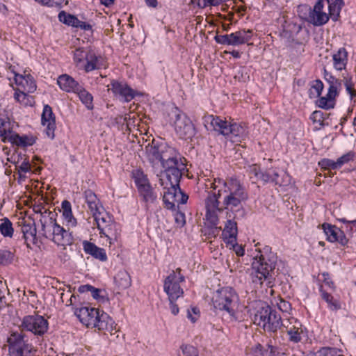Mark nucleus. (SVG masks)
<instances>
[{
  "instance_id": "1",
  "label": "nucleus",
  "mask_w": 356,
  "mask_h": 356,
  "mask_svg": "<svg viewBox=\"0 0 356 356\" xmlns=\"http://www.w3.org/2000/svg\"><path fill=\"white\" fill-rule=\"evenodd\" d=\"M277 262V256L271 251L270 246L266 245L262 250H259L252 263V282L261 285L267 281V286H271Z\"/></svg>"
},
{
  "instance_id": "2",
  "label": "nucleus",
  "mask_w": 356,
  "mask_h": 356,
  "mask_svg": "<svg viewBox=\"0 0 356 356\" xmlns=\"http://www.w3.org/2000/svg\"><path fill=\"white\" fill-rule=\"evenodd\" d=\"M218 183L222 188L224 209L236 211L237 213L235 214L234 218H243L245 211L242 203L248 199V193L245 187L236 179H231L228 181L218 179Z\"/></svg>"
},
{
  "instance_id": "3",
  "label": "nucleus",
  "mask_w": 356,
  "mask_h": 356,
  "mask_svg": "<svg viewBox=\"0 0 356 356\" xmlns=\"http://www.w3.org/2000/svg\"><path fill=\"white\" fill-rule=\"evenodd\" d=\"M212 302L216 309L226 312L231 321L238 320L237 309L239 297L232 287L225 286L218 289L213 296Z\"/></svg>"
},
{
  "instance_id": "4",
  "label": "nucleus",
  "mask_w": 356,
  "mask_h": 356,
  "mask_svg": "<svg viewBox=\"0 0 356 356\" xmlns=\"http://www.w3.org/2000/svg\"><path fill=\"white\" fill-rule=\"evenodd\" d=\"M170 116L175 130L180 138L191 139L196 134V130L192 121L179 108L173 107Z\"/></svg>"
},
{
  "instance_id": "5",
  "label": "nucleus",
  "mask_w": 356,
  "mask_h": 356,
  "mask_svg": "<svg viewBox=\"0 0 356 356\" xmlns=\"http://www.w3.org/2000/svg\"><path fill=\"white\" fill-rule=\"evenodd\" d=\"M147 154L150 162L159 161L161 165L170 161L181 158L176 150L165 142H153L152 145L147 148Z\"/></svg>"
},
{
  "instance_id": "6",
  "label": "nucleus",
  "mask_w": 356,
  "mask_h": 356,
  "mask_svg": "<svg viewBox=\"0 0 356 356\" xmlns=\"http://www.w3.org/2000/svg\"><path fill=\"white\" fill-rule=\"evenodd\" d=\"M24 338L22 332L10 334L8 338V356H34L36 350Z\"/></svg>"
},
{
  "instance_id": "7",
  "label": "nucleus",
  "mask_w": 356,
  "mask_h": 356,
  "mask_svg": "<svg viewBox=\"0 0 356 356\" xmlns=\"http://www.w3.org/2000/svg\"><path fill=\"white\" fill-rule=\"evenodd\" d=\"M179 183H177V186L174 183H167L166 186H164L165 191L163 193V201L168 209L175 211L176 204L187 202L188 196L181 190Z\"/></svg>"
},
{
  "instance_id": "8",
  "label": "nucleus",
  "mask_w": 356,
  "mask_h": 356,
  "mask_svg": "<svg viewBox=\"0 0 356 356\" xmlns=\"http://www.w3.org/2000/svg\"><path fill=\"white\" fill-rule=\"evenodd\" d=\"M185 277L181 274V268H178L173 270L165 278L164 281L163 289L168 296V300H178L184 294V291L181 288L179 283L183 282Z\"/></svg>"
},
{
  "instance_id": "9",
  "label": "nucleus",
  "mask_w": 356,
  "mask_h": 356,
  "mask_svg": "<svg viewBox=\"0 0 356 356\" xmlns=\"http://www.w3.org/2000/svg\"><path fill=\"white\" fill-rule=\"evenodd\" d=\"M185 161L184 158H178L162 165L168 183H174L177 186V183L180 182L186 170Z\"/></svg>"
},
{
  "instance_id": "10",
  "label": "nucleus",
  "mask_w": 356,
  "mask_h": 356,
  "mask_svg": "<svg viewBox=\"0 0 356 356\" xmlns=\"http://www.w3.org/2000/svg\"><path fill=\"white\" fill-rule=\"evenodd\" d=\"M48 321L40 315H28L23 318L22 327L35 335L42 336L47 332Z\"/></svg>"
},
{
  "instance_id": "11",
  "label": "nucleus",
  "mask_w": 356,
  "mask_h": 356,
  "mask_svg": "<svg viewBox=\"0 0 356 356\" xmlns=\"http://www.w3.org/2000/svg\"><path fill=\"white\" fill-rule=\"evenodd\" d=\"M57 213L55 211L44 210L41 213V218L39 221L41 224V229L39 230V234L49 239L51 236V232L56 224Z\"/></svg>"
},
{
  "instance_id": "12",
  "label": "nucleus",
  "mask_w": 356,
  "mask_h": 356,
  "mask_svg": "<svg viewBox=\"0 0 356 356\" xmlns=\"http://www.w3.org/2000/svg\"><path fill=\"white\" fill-rule=\"evenodd\" d=\"M113 93L118 96L122 101L131 102L138 92L129 87L127 83L113 80L111 83Z\"/></svg>"
},
{
  "instance_id": "13",
  "label": "nucleus",
  "mask_w": 356,
  "mask_h": 356,
  "mask_svg": "<svg viewBox=\"0 0 356 356\" xmlns=\"http://www.w3.org/2000/svg\"><path fill=\"white\" fill-rule=\"evenodd\" d=\"M41 122L43 126H46L45 133L47 136L49 138L54 139L56 129V118L51 107L48 104L44 106L41 115Z\"/></svg>"
},
{
  "instance_id": "14",
  "label": "nucleus",
  "mask_w": 356,
  "mask_h": 356,
  "mask_svg": "<svg viewBox=\"0 0 356 356\" xmlns=\"http://www.w3.org/2000/svg\"><path fill=\"white\" fill-rule=\"evenodd\" d=\"M51 236L49 239L54 241L58 245L66 246L70 245L74 242L72 233L65 230L63 227L60 226L57 222L51 232Z\"/></svg>"
},
{
  "instance_id": "15",
  "label": "nucleus",
  "mask_w": 356,
  "mask_h": 356,
  "mask_svg": "<svg viewBox=\"0 0 356 356\" xmlns=\"http://www.w3.org/2000/svg\"><path fill=\"white\" fill-rule=\"evenodd\" d=\"M322 227L327 236V241L332 243L337 242L343 246L347 245L348 239L344 232L337 227L328 223H323Z\"/></svg>"
},
{
  "instance_id": "16",
  "label": "nucleus",
  "mask_w": 356,
  "mask_h": 356,
  "mask_svg": "<svg viewBox=\"0 0 356 356\" xmlns=\"http://www.w3.org/2000/svg\"><path fill=\"white\" fill-rule=\"evenodd\" d=\"M99 312V309L82 307L81 308H76L74 314L83 325L87 327H92L97 318Z\"/></svg>"
},
{
  "instance_id": "17",
  "label": "nucleus",
  "mask_w": 356,
  "mask_h": 356,
  "mask_svg": "<svg viewBox=\"0 0 356 356\" xmlns=\"http://www.w3.org/2000/svg\"><path fill=\"white\" fill-rule=\"evenodd\" d=\"M211 185L213 191L209 193L208 196L205 200L206 209H224V207H219L220 202L218 201V199L222 195V188H221L220 184L218 183V179H215L214 182L212 183Z\"/></svg>"
},
{
  "instance_id": "18",
  "label": "nucleus",
  "mask_w": 356,
  "mask_h": 356,
  "mask_svg": "<svg viewBox=\"0 0 356 356\" xmlns=\"http://www.w3.org/2000/svg\"><path fill=\"white\" fill-rule=\"evenodd\" d=\"M15 79L17 83L22 84L24 87V92H21L19 93H15V98L19 101L20 97H23L24 98L26 97V92L27 93H33L36 90V84L33 77L30 75H19L15 74Z\"/></svg>"
},
{
  "instance_id": "19",
  "label": "nucleus",
  "mask_w": 356,
  "mask_h": 356,
  "mask_svg": "<svg viewBox=\"0 0 356 356\" xmlns=\"http://www.w3.org/2000/svg\"><path fill=\"white\" fill-rule=\"evenodd\" d=\"M292 323L285 325V332L289 336V341L293 343H298L302 339L304 335V328L301 323L296 318L292 319Z\"/></svg>"
},
{
  "instance_id": "20",
  "label": "nucleus",
  "mask_w": 356,
  "mask_h": 356,
  "mask_svg": "<svg viewBox=\"0 0 356 356\" xmlns=\"http://www.w3.org/2000/svg\"><path fill=\"white\" fill-rule=\"evenodd\" d=\"M94 323L92 327H97L99 330L107 331L111 334L115 329V321L102 310H99L97 318Z\"/></svg>"
},
{
  "instance_id": "21",
  "label": "nucleus",
  "mask_w": 356,
  "mask_h": 356,
  "mask_svg": "<svg viewBox=\"0 0 356 356\" xmlns=\"http://www.w3.org/2000/svg\"><path fill=\"white\" fill-rule=\"evenodd\" d=\"M204 122L207 123L209 122L213 130L218 131L220 134L225 137L228 136L230 122L223 120L219 116H215L213 115L206 116L204 118Z\"/></svg>"
},
{
  "instance_id": "22",
  "label": "nucleus",
  "mask_w": 356,
  "mask_h": 356,
  "mask_svg": "<svg viewBox=\"0 0 356 356\" xmlns=\"http://www.w3.org/2000/svg\"><path fill=\"white\" fill-rule=\"evenodd\" d=\"M58 19L60 22L72 27L80 28L84 31H90L92 29L90 24L79 20L75 15L67 14L63 10L59 13Z\"/></svg>"
},
{
  "instance_id": "23",
  "label": "nucleus",
  "mask_w": 356,
  "mask_h": 356,
  "mask_svg": "<svg viewBox=\"0 0 356 356\" xmlns=\"http://www.w3.org/2000/svg\"><path fill=\"white\" fill-rule=\"evenodd\" d=\"M105 67L106 61L104 58L100 55H96L93 51H89V55L86 59V63L83 65L84 70L86 72H90L95 70Z\"/></svg>"
},
{
  "instance_id": "24",
  "label": "nucleus",
  "mask_w": 356,
  "mask_h": 356,
  "mask_svg": "<svg viewBox=\"0 0 356 356\" xmlns=\"http://www.w3.org/2000/svg\"><path fill=\"white\" fill-rule=\"evenodd\" d=\"M57 83L60 88L66 92H75L81 86L71 76L64 74L58 77Z\"/></svg>"
},
{
  "instance_id": "25",
  "label": "nucleus",
  "mask_w": 356,
  "mask_h": 356,
  "mask_svg": "<svg viewBox=\"0 0 356 356\" xmlns=\"http://www.w3.org/2000/svg\"><path fill=\"white\" fill-rule=\"evenodd\" d=\"M21 231L26 247L31 248V243L35 244L38 241L35 223L34 222L27 223L24 221L22 225Z\"/></svg>"
},
{
  "instance_id": "26",
  "label": "nucleus",
  "mask_w": 356,
  "mask_h": 356,
  "mask_svg": "<svg viewBox=\"0 0 356 356\" xmlns=\"http://www.w3.org/2000/svg\"><path fill=\"white\" fill-rule=\"evenodd\" d=\"M248 134L247 129L244 125L230 122L228 136L233 142H241Z\"/></svg>"
},
{
  "instance_id": "27",
  "label": "nucleus",
  "mask_w": 356,
  "mask_h": 356,
  "mask_svg": "<svg viewBox=\"0 0 356 356\" xmlns=\"http://www.w3.org/2000/svg\"><path fill=\"white\" fill-rule=\"evenodd\" d=\"M83 250L86 254H88L94 258L99 259L102 261L107 260V255L104 248L97 247L95 243L88 241H83Z\"/></svg>"
},
{
  "instance_id": "28",
  "label": "nucleus",
  "mask_w": 356,
  "mask_h": 356,
  "mask_svg": "<svg viewBox=\"0 0 356 356\" xmlns=\"http://www.w3.org/2000/svg\"><path fill=\"white\" fill-rule=\"evenodd\" d=\"M269 314L267 317L266 325L265 331L270 333L277 332L278 329L281 328L282 326V317L275 311L270 307Z\"/></svg>"
},
{
  "instance_id": "29",
  "label": "nucleus",
  "mask_w": 356,
  "mask_h": 356,
  "mask_svg": "<svg viewBox=\"0 0 356 356\" xmlns=\"http://www.w3.org/2000/svg\"><path fill=\"white\" fill-rule=\"evenodd\" d=\"M237 223L232 220H227L222 231V236L225 243L234 244L236 241Z\"/></svg>"
},
{
  "instance_id": "30",
  "label": "nucleus",
  "mask_w": 356,
  "mask_h": 356,
  "mask_svg": "<svg viewBox=\"0 0 356 356\" xmlns=\"http://www.w3.org/2000/svg\"><path fill=\"white\" fill-rule=\"evenodd\" d=\"M253 35V31L251 29L240 30L229 34L231 45L238 46L248 42Z\"/></svg>"
},
{
  "instance_id": "31",
  "label": "nucleus",
  "mask_w": 356,
  "mask_h": 356,
  "mask_svg": "<svg viewBox=\"0 0 356 356\" xmlns=\"http://www.w3.org/2000/svg\"><path fill=\"white\" fill-rule=\"evenodd\" d=\"M333 66L338 70L346 69L348 63V52L344 47H341L332 55Z\"/></svg>"
},
{
  "instance_id": "32",
  "label": "nucleus",
  "mask_w": 356,
  "mask_h": 356,
  "mask_svg": "<svg viewBox=\"0 0 356 356\" xmlns=\"http://www.w3.org/2000/svg\"><path fill=\"white\" fill-rule=\"evenodd\" d=\"M8 142L19 147H26L33 145L35 143V138L27 135L19 136L18 134L13 132L8 137Z\"/></svg>"
},
{
  "instance_id": "33",
  "label": "nucleus",
  "mask_w": 356,
  "mask_h": 356,
  "mask_svg": "<svg viewBox=\"0 0 356 356\" xmlns=\"http://www.w3.org/2000/svg\"><path fill=\"white\" fill-rule=\"evenodd\" d=\"M323 75L325 80L329 84L328 96H337L338 88L341 85V81L328 72L325 67L323 68Z\"/></svg>"
},
{
  "instance_id": "34",
  "label": "nucleus",
  "mask_w": 356,
  "mask_h": 356,
  "mask_svg": "<svg viewBox=\"0 0 356 356\" xmlns=\"http://www.w3.org/2000/svg\"><path fill=\"white\" fill-rule=\"evenodd\" d=\"M270 306L267 305L266 307H262L259 309H258L254 314L252 321L254 323L264 329L265 331V327L266 325L267 317L269 314L268 312L270 311Z\"/></svg>"
},
{
  "instance_id": "35",
  "label": "nucleus",
  "mask_w": 356,
  "mask_h": 356,
  "mask_svg": "<svg viewBox=\"0 0 356 356\" xmlns=\"http://www.w3.org/2000/svg\"><path fill=\"white\" fill-rule=\"evenodd\" d=\"M138 191L142 200L145 203L147 208L149 204L154 203L157 200V195L151 185L143 187Z\"/></svg>"
},
{
  "instance_id": "36",
  "label": "nucleus",
  "mask_w": 356,
  "mask_h": 356,
  "mask_svg": "<svg viewBox=\"0 0 356 356\" xmlns=\"http://www.w3.org/2000/svg\"><path fill=\"white\" fill-rule=\"evenodd\" d=\"M328 4L330 18L337 22L340 17L341 10L344 6L343 0H326Z\"/></svg>"
},
{
  "instance_id": "37",
  "label": "nucleus",
  "mask_w": 356,
  "mask_h": 356,
  "mask_svg": "<svg viewBox=\"0 0 356 356\" xmlns=\"http://www.w3.org/2000/svg\"><path fill=\"white\" fill-rule=\"evenodd\" d=\"M115 283L119 289L123 290L129 288L131 284L129 274L124 270H120L114 277Z\"/></svg>"
},
{
  "instance_id": "38",
  "label": "nucleus",
  "mask_w": 356,
  "mask_h": 356,
  "mask_svg": "<svg viewBox=\"0 0 356 356\" xmlns=\"http://www.w3.org/2000/svg\"><path fill=\"white\" fill-rule=\"evenodd\" d=\"M63 216L67 222V225L74 227L76 225V219L73 216L71 204L67 200H64L61 204Z\"/></svg>"
},
{
  "instance_id": "39",
  "label": "nucleus",
  "mask_w": 356,
  "mask_h": 356,
  "mask_svg": "<svg viewBox=\"0 0 356 356\" xmlns=\"http://www.w3.org/2000/svg\"><path fill=\"white\" fill-rule=\"evenodd\" d=\"M133 179L138 191L143 187L148 186L150 184L147 176L140 169L135 170L132 172Z\"/></svg>"
},
{
  "instance_id": "40",
  "label": "nucleus",
  "mask_w": 356,
  "mask_h": 356,
  "mask_svg": "<svg viewBox=\"0 0 356 356\" xmlns=\"http://www.w3.org/2000/svg\"><path fill=\"white\" fill-rule=\"evenodd\" d=\"M74 93L78 95L80 101L86 106L88 110L93 109V97L82 86H81L80 88H79V90Z\"/></svg>"
},
{
  "instance_id": "41",
  "label": "nucleus",
  "mask_w": 356,
  "mask_h": 356,
  "mask_svg": "<svg viewBox=\"0 0 356 356\" xmlns=\"http://www.w3.org/2000/svg\"><path fill=\"white\" fill-rule=\"evenodd\" d=\"M13 133L8 118H0V138L2 142L8 141V137Z\"/></svg>"
},
{
  "instance_id": "42",
  "label": "nucleus",
  "mask_w": 356,
  "mask_h": 356,
  "mask_svg": "<svg viewBox=\"0 0 356 356\" xmlns=\"http://www.w3.org/2000/svg\"><path fill=\"white\" fill-rule=\"evenodd\" d=\"M309 17L311 18V22L314 26H322L326 24L329 18L330 17V13L327 15L325 12L321 11V12H311Z\"/></svg>"
},
{
  "instance_id": "43",
  "label": "nucleus",
  "mask_w": 356,
  "mask_h": 356,
  "mask_svg": "<svg viewBox=\"0 0 356 356\" xmlns=\"http://www.w3.org/2000/svg\"><path fill=\"white\" fill-rule=\"evenodd\" d=\"M319 291L321 292V295L322 299L324 300L328 305V307L331 310H338L341 308V305L337 300L334 299V297L327 291L323 289V286H321Z\"/></svg>"
},
{
  "instance_id": "44",
  "label": "nucleus",
  "mask_w": 356,
  "mask_h": 356,
  "mask_svg": "<svg viewBox=\"0 0 356 356\" xmlns=\"http://www.w3.org/2000/svg\"><path fill=\"white\" fill-rule=\"evenodd\" d=\"M1 221L0 233L5 238H12L14 234L12 222L8 218H3Z\"/></svg>"
},
{
  "instance_id": "45",
  "label": "nucleus",
  "mask_w": 356,
  "mask_h": 356,
  "mask_svg": "<svg viewBox=\"0 0 356 356\" xmlns=\"http://www.w3.org/2000/svg\"><path fill=\"white\" fill-rule=\"evenodd\" d=\"M95 220L97 222V229H100L101 226L108 227L115 226V224L113 223L112 220L110 216H108L106 213L105 215H102V212L99 211V213L95 216H93Z\"/></svg>"
},
{
  "instance_id": "46",
  "label": "nucleus",
  "mask_w": 356,
  "mask_h": 356,
  "mask_svg": "<svg viewBox=\"0 0 356 356\" xmlns=\"http://www.w3.org/2000/svg\"><path fill=\"white\" fill-rule=\"evenodd\" d=\"M88 55L89 51H85L81 48L76 49L74 53V61L76 66L79 67H83V65L86 63L85 60L86 61Z\"/></svg>"
},
{
  "instance_id": "47",
  "label": "nucleus",
  "mask_w": 356,
  "mask_h": 356,
  "mask_svg": "<svg viewBox=\"0 0 356 356\" xmlns=\"http://www.w3.org/2000/svg\"><path fill=\"white\" fill-rule=\"evenodd\" d=\"M323 90V82L319 79L315 80L313 82V84L311 86V88L309 90V98L313 99V98L320 97Z\"/></svg>"
},
{
  "instance_id": "48",
  "label": "nucleus",
  "mask_w": 356,
  "mask_h": 356,
  "mask_svg": "<svg viewBox=\"0 0 356 356\" xmlns=\"http://www.w3.org/2000/svg\"><path fill=\"white\" fill-rule=\"evenodd\" d=\"M336 96L329 97L328 93L325 97H320L317 101V106L321 108L329 110L334 108V103L332 102Z\"/></svg>"
},
{
  "instance_id": "49",
  "label": "nucleus",
  "mask_w": 356,
  "mask_h": 356,
  "mask_svg": "<svg viewBox=\"0 0 356 356\" xmlns=\"http://www.w3.org/2000/svg\"><path fill=\"white\" fill-rule=\"evenodd\" d=\"M339 352L336 348L323 347L316 352V356H344Z\"/></svg>"
},
{
  "instance_id": "50",
  "label": "nucleus",
  "mask_w": 356,
  "mask_h": 356,
  "mask_svg": "<svg viewBox=\"0 0 356 356\" xmlns=\"http://www.w3.org/2000/svg\"><path fill=\"white\" fill-rule=\"evenodd\" d=\"M257 179H260L264 184L271 181V182H274L275 184H278L280 186L284 184L283 182H280L279 180H276V178H272L271 170L264 171V172L261 171Z\"/></svg>"
},
{
  "instance_id": "51",
  "label": "nucleus",
  "mask_w": 356,
  "mask_h": 356,
  "mask_svg": "<svg viewBox=\"0 0 356 356\" xmlns=\"http://www.w3.org/2000/svg\"><path fill=\"white\" fill-rule=\"evenodd\" d=\"M99 230V234L101 237L105 236L108 238V239L110 241L109 243L111 244L113 242L112 241H116L117 240V234L115 232H111V227H105L103 226L100 227V229H98Z\"/></svg>"
},
{
  "instance_id": "52",
  "label": "nucleus",
  "mask_w": 356,
  "mask_h": 356,
  "mask_svg": "<svg viewBox=\"0 0 356 356\" xmlns=\"http://www.w3.org/2000/svg\"><path fill=\"white\" fill-rule=\"evenodd\" d=\"M180 350L184 356H198L199 355L197 348L190 344H182Z\"/></svg>"
},
{
  "instance_id": "53",
  "label": "nucleus",
  "mask_w": 356,
  "mask_h": 356,
  "mask_svg": "<svg viewBox=\"0 0 356 356\" xmlns=\"http://www.w3.org/2000/svg\"><path fill=\"white\" fill-rule=\"evenodd\" d=\"M224 209H206V218L212 225H216L218 223V218L217 212H221Z\"/></svg>"
},
{
  "instance_id": "54",
  "label": "nucleus",
  "mask_w": 356,
  "mask_h": 356,
  "mask_svg": "<svg viewBox=\"0 0 356 356\" xmlns=\"http://www.w3.org/2000/svg\"><path fill=\"white\" fill-rule=\"evenodd\" d=\"M13 260V254L7 250H0V265H8Z\"/></svg>"
},
{
  "instance_id": "55",
  "label": "nucleus",
  "mask_w": 356,
  "mask_h": 356,
  "mask_svg": "<svg viewBox=\"0 0 356 356\" xmlns=\"http://www.w3.org/2000/svg\"><path fill=\"white\" fill-rule=\"evenodd\" d=\"M268 352V345L267 349H264L260 343H257L250 349V354L252 356H266Z\"/></svg>"
},
{
  "instance_id": "56",
  "label": "nucleus",
  "mask_w": 356,
  "mask_h": 356,
  "mask_svg": "<svg viewBox=\"0 0 356 356\" xmlns=\"http://www.w3.org/2000/svg\"><path fill=\"white\" fill-rule=\"evenodd\" d=\"M355 159V153L352 151L348 152V153L342 155L339 158L337 159V162L339 167V169L341 168L346 163L353 161Z\"/></svg>"
},
{
  "instance_id": "57",
  "label": "nucleus",
  "mask_w": 356,
  "mask_h": 356,
  "mask_svg": "<svg viewBox=\"0 0 356 356\" xmlns=\"http://www.w3.org/2000/svg\"><path fill=\"white\" fill-rule=\"evenodd\" d=\"M319 165L325 170H337L339 169L337 161H334L329 159H323L319 161Z\"/></svg>"
},
{
  "instance_id": "58",
  "label": "nucleus",
  "mask_w": 356,
  "mask_h": 356,
  "mask_svg": "<svg viewBox=\"0 0 356 356\" xmlns=\"http://www.w3.org/2000/svg\"><path fill=\"white\" fill-rule=\"evenodd\" d=\"M175 222L177 227H183L186 224V217L184 213L176 211L174 214Z\"/></svg>"
},
{
  "instance_id": "59",
  "label": "nucleus",
  "mask_w": 356,
  "mask_h": 356,
  "mask_svg": "<svg viewBox=\"0 0 356 356\" xmlns=\"http://www.w3.org/2000/svg\"><path fill=\"white\" fill-rule=\"evenodd\" d=\"M324 119V113L321 111H314L310 116V120L314 123H318L321 126H323Z\"/></svg>"
},
{
  "instance_id": "60",
  "label": "nucleus",
  "mask_w": 356,
  "mask_h": 356,
  "mask_svg": "<svg viewBox=\"0 0 356 356\" xmlns=\"http://www.w3.org/2000/svg\"><path fill=\"white\" fill-rule=\"evenodd\" d=\"M17 169H18V173H19V177L25 178L26 177L22 176V172L26 173L31 170V165H30L29 161L27 159H25L24 161H22V163L19 166H17Z\"/></svg>"
},
{
  "instance_id": "61",
  "label": "nucleus",
  "mask_w": 356,
  "mask_h": 356,
  "mask_svg": "<svg viewBox=\"0 0 356 356\" xmlns=\"http://www.w3.org/2000/svg\"><path fill=\"white\" fill-rule=\"evenodd\" d=\"M215 41L220 44L231 45V40L229 34L226 35H216L214 38Z\"/></svg>"
},
{
  "instance_id": "62",
  "label": "nucleus",
  "mask_w": 356,
  "mask_h": 356,
  "mask_svg": "<svg viewBox=\"0 0 356 356\" xmlns=\"http://www.w3.org/2000/svg\"><path fill=\"white\" fill-rule=\"evenodd\" d=\"M84 197L86 199V202L87 204L96 202L98 203L99 200L97 197L95 193L91 190H87L84 193Z\"/></svg>"
},
{
  "instance_id": "63",
  "label": "nucleus",
  "mask_w": 356,
  "mask_h": 356,
  "mask_svg": "<svg viewBox=\"0 0 356 356\" xmlns=\"http://www.w3.org/2000/svg\"><path fill=\"white\" fill-rule=\"evenodd\" d=\"M321 275L323 277V282H324V284L326 286H327L330 289H331L332 291H334L336 286L334 282L330 278V274L327 272H324L321 274Z\"/></svg>"
},
{
  "instance_id": "64",
  "label": "nucleus",
  "mask_w": 356,
  "mask_h": 356,
  "mask_svg": "<svg viewBox=\"0 0 356 356\" xmlns=\"http://www.w3.org/2000/svg\"><path fill=\"white\" fill-rule=\"evenodd\" d=\"M268 356H286L277 347L268 344Z\"/></svg>"
}]
</instances>
